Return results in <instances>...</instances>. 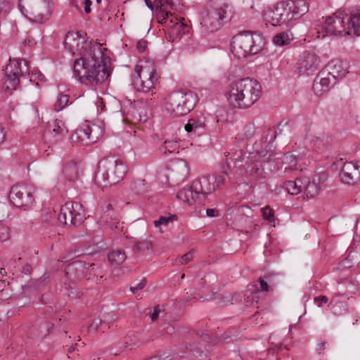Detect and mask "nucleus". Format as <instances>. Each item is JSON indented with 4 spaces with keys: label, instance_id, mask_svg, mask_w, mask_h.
Wrapping results in <instances>:
<instances>
[{
    "label": "nucleus",
    "instance_id": "45",
    "mask_svg": "<svg viewBox=\"0 0 360 360\" xmlns=\"http://www.w3.org/2000/svg\"><path fill=\"white\" fill-rule=\"evenodd\" d=\"M151 247V243L146 240L139 241L136 243V249L139 252H144L146 250H148Z\"/></svg>",
    "mask_w": 360,
    "mask_h": 360
},
{
    "label": "nucleus",
    "instance_id": "47",
    "mask_svg": "<svg viewBox=\"0 0 360 360\" xmlns=\"http://www.w3.org/2000/svg\"><path fill=\"white\" fill-rule=\"evenodd\" d=\"M65 289L66 290L67 295L70 298L77 299V298L79 297L80 292H78L77 290L74 288L73 287H71L70 285L65 284Z\"/></svg>",
    "mask_w": 360,
    "mask_h": 360
},
{
    "label": "nucleus",
    "instance_id": "16",
    "mask_svg": "<svg viewBox=\"0 0 360 360\" xmlns=\"http://www.w3.org/2000/svg\"><path fill=\"white\" fill-rule=\"evenodd\" d=\"M101 134L102 131L98 126L85 121L72 135L71 139L74 142L89 145L96 142Z\"/></svg>",
    "mask_w": 360,
    "mask_h": 360
},
{
    "label": "nucleus",
    "instance_id": "50",
    "mask_svg": "<svg viewBox=\"0 0 360 360\" xmlns=\"http://www.w3.org/2000/svg\"><path fill=\"white\" fill-rule=\"evenodd\" d=\"M156 6L157 8H163L164 6H167L171 8L174 6L173 0H158L156 1Z\"/></svg>",
    "mask_w": 360,
    "mask_h": 360
},
{
    "label": "nucleus",
    "instance_id": "14",
    "mask_svg": "<svg viewBox=\"0 0 360 360\" xmlns=\"http://www.w3.org/2000/svg\"><path fill=\"white\" fill-rule=\"evenodd\" d=\"M287 5L285 1L278 2L266 8L262 12V17L266 24L273 26L285 25L289 27L291 25L288 15Z\"/></svg>",
    "mask_w": 360,
    "mask_h": 360
},
{
    "label": "nucleus",
    "instance_id": "6",
    "mask_svg": "<svg viewBox=\"0 0 360 360\" xmlns=\"http://www.w3.org/2000/svg\"><path fill=\"white\" fill-rule=\"evenodd\" d=\"M18 7L23 15L37 23L49 20L53 11L51 0H19Z\"/></svg>",
    "mask_w": 360,
    "mask_h": 360
},
{
    "label": "nucleus",
    "instance_id": "63",
    "mask_svg": "<svg viewBox=\"0 0 360 360\" xmlns=\"http://www.w3.org/2000/svg\"><path fill=\"white\" fill-rule=\"evenodd\" d=\"M144 1L147 7L153 11L154 10V6L153 5L151 0H144Z\"/></svg>",
    "mask_w": 360,
    "mask_h": 360
},
{
    "label": "nucleus",
    "instance_id": "4",
    "mask_svg": "<svg viewBox=\"0 0 360 360\" xmlns=\"http://www.w3.org/2000/svg\"><path fill=\"white\" fill-rule=\"evenodd\" d=\"M263 44L260 34L245 31L233 37L231 51L238 58H245L258 53L262 49Z\"/></svg>",
    "mask_w": 360,
    "mask_h": 360
},
{
    "label": "nucleus",
    "instance_id": "42",
    "mask_svg": "<svg viewBox=\"0 0 360 360\" xmlns=\"http://www.w3.org/2000/svg\"><path fill=\"white\" fill-rule=\"evenodd\" d=\"M311 143L318 148H321L325 146L326 136L321 135L319 136H314L310 139Z\"/></svg>",
    "mask_w": 360,
    "mask_h": 360
},
{
    "label": "nucleus",
    "instance_id": "38",
    "mask_svg": "<svg viewBox=\"0 0 360 360\" xmlns=\"http://www.w3.org/2000/svg\"><path fill=\"white\" fill-rule=\"evenodd\" d=\"M53 328V324L50 322H44L40 323L37 330L36 337L42 338L49 334Z\"/></svg>",
    "mask_w": 360,
    "mask_h": 360
},
{
    "label": "nucleus",
    "instance_id": "23",
    "mask_svg": "<svg viewBox=\"0 0 360 360\" xmlns=\"http://www.w3.org/2000/svg\"><path fill=\"white\" fill-rule=\"evenodd\" d=\"M80 164L74 161L67 162L62 169L58 180V184L65 185L66 183L75 181L79 174Z\"/></svg>",
    "mask_w": 360,
    "mask_h": 360
},
{
    "label": "nucleus",
    "instance_id": "27",
    "mask_svg": "<svg viewBox=\"0 0 360 360\" xmlns=\"http://www.w3.org/2000/svg\"><path fill=\"white\" fill-rule=\"evenodd\" d=\"M325 72H322L319 75L320 77L319 81H317V78L314 80L313 84V90L316 95L321 96L323 93L327 92L330 88L333 86L337 80L331 77L328 73L324 76Z\"/></svg>",
    "mask_w": 360,
    "mask_h": 360
},
{
    "label": "nucleus",
    "instance_id": "26",
    "mask_svg": "<svg viewBox=\"0 0 360 360\" xmlns=\"http://www.w3.org/2000/svg\"><path fill=\"white\" fill-rule=\"evenodd\" d=\"M328 74L337 81L343 78L348 72V64L340 60H331L326 66Z\"/></svg>",
    "mask_w": 360,
    "mask_h": 360
},
{
    "label": "nucleus",
    "instance_id": "48",
    "mask_svg": "<svg viewBox=\"0 0 360 360\" xmlns=\"http://www.w3.org/2000/svg\"><path fill=\"white\" fill-rule=\"evenodd\" d=\"M221 296L223 299H224V300L222 301V303L225 305H227L229 304H233V301L237 300L236 295H233L229 292H226L221 295Z\"/></svg>",
    "mask_w": 360,
    "mask_h": 360
},
{
    "label": "nucleus",
    "instance_id": "15",
    "mask_svg": "<svg viewBox=\"0 0 360 360\" xmlns=\"http://www.w3.org/2000/svg\"><path fill=\"white\" fill-rule=\"evenodd\" d=\"M226 182V179L224 176L212 175L195 179L192 184L194 186L195 191L198 193L204 200L208 195L224 185Z\"/></svg>",
    "mask_w": 360,
    "mask_h": 360
},
{
    "label": "nucleus",
    "instance_id": "12",
    "mask_svg": "<svg viewBox=\"0 0 360 360\" xmlns=\"http://www.w3.org/2000/svg\"><path fill=\"white\" fill-rule=\"evenodd\" d=\"M86 219L84 207L78 202H67L62 205L58 220L68 226H77Z\"/></svg>",
    "mask_w": 360,
    "mask_h": 360
},
{
    "label": "nucleus",
    "instance_id": "59",
    "mask_svg": "<svg viewBox=\"0 0 360 360\" xmlns=\"http://www.w3.org/2000/svg\"><path fill=\"white\" fill-rule=\"evenodd\" d=\"M230 165L229 162H224L222 165H221V172L226 174V175H229V171L230 170Z\"/></svg>",
    "mask_w": 360,
    "mask_h": 360
},
{
    "label": "nucleus",
    "instance_id": "9",
    "mask_svg": "<svg viewBox=\"0 0 360 360\" xmlns=\"http://www.w3.org/2000/svg\"><path fill=\"white\" fill-rule=\"evenodd\" d=\"M127 172V165L120 160L108 162V169L99 167L95 176L96 184L102 187L116 184L122 180Z\"/></svg>",
    "mask_w": 360,
    "mask_h": 360
},
{
    "label": "nucleus",
    "instance_id": "17",
    "mask_svg": "<svg viewBox=\"0 0 360 360\" xmlns=\"http://www.w3.org/2000/svg\"><path fill=\"white\" fill-rule=\"evenodd\" d=\"M320 60L319 56L312 52H304L295 65V72L299 76L313 75L319 68Z\"/></svg>",
    "mask_w": 360,
    "mask_h": 360
},
{
    "label": "nucleus",
    "instance_id": "52",
    "mask_svg": "<svg viewBox=\"0 0 360 360\" xmlns=\"http://www.w3.org/2000/svg\"><path fill=\"white\" fill-rule=\"evenodd\" d=\"M314 300V302L317 303L318 307H321V304L322 303H327L328 301V299L325 295H321V296L315 297Z\"/></svg>",
    "mask_w": 360,
    "mask_h": 360
},
{
    "label": "nucleus",
    "instance_id": "57",
    "mask_svg": "<svg viewBox=\"0 0 360 360\" xmlns=\"http://www.w3.org/2000/svg\"><path fill=\"white\" fill-rule=\"evenodd\" d=\"M32 266L29 264H26L25 266L22 267L21 272L24 274L29 275L32 272Z\"/></svg>",
    "mask_w": 360,
    "mask_h": 360
},
{
    "label": "nucleus",
    "instance_id": "37",
    "mask_svg": "<svg viewBox=\"0 0 360 360\" xmlns=\"http://www.w3.org/2000/svg\"><path fill=\"white\" fill-rule=\"evenodd\" d=\"M179 147L178 143L175 141H165L160 148V151L165 154L178 153Z\"/></svg>",
    "mask_w": 360,
    "mask_h": 360
},
{
    "label": "nucleus",
    "instance_id": "61",
    "mask_svg": "<svg viewBox=\"0 0 360 360\" xmlns=\"http://www.w3.org/2000/svg\"><path fill=\"white\" fill-rule=\"evenodd\" d=\"M5 131L4 128L0 124V144L4 141Z\"/></svg>",
    "mask_w": 360,
    "mask_h": 360
},
{
    "label": "nucleus",
    "instance_id": "55",
    "mask_svg": "<svg viewBox=\"0 0 360 360\" xmlns=\"http://www.w3.org/2000/svg\"><path fill=\"white\" fill-rule=\"evenodd\" d=\"M160 312H161V309L160 308V306L158 305V306L155 307L153 313L150 316V318L153 321H155L158 319Z\"/></svg>",
    "mask_w": 360,
    "mask_h": 360
},
{
    "label": "nucleus",
    "instance_id": "51",
    "mask_svg": "<svg viewBox=\"0 0 360 360\" xmlns=\"http://www.w3.org/2000/svg\"><path fill=\"white\" fill-rule=\"evenodd\" d=\"M146 281L142 280L140 283H139L136 286H131L130 288V290L132 293L135 294L138 290L143 289L146 285Z\"/></svg>",
    "mask_w": 360,
    "mask_h": 360
},
{
    "label": "nucleus",
    "instance_id": "13",
    "mask_svg": "<svg viewBox=\"0 0 360 360\" xmlns=\"http://www.w3.org/2000/svg\"><path fill=\"white\" fill-rule=\"evenodd\" d=\"M94 263H86L82 261H75L65 268L66 278L71 283L86 278L90 279L97 275Z\"/></svg>",
    "mask_w": 360,
    "mask_h": 360
},
{
    "label": "nucleus",
    "instance_id": "46",
    "mask_svg": "<svg viewBox=\"0 0 360 360\" xmlns=\"http://www.w3.org/2000/svg\"><path fill=\"white\" fill-rule=\"evenodd\" d=\"M11 10L9 0H0V15H7Z\"/></svg>",
    "mask_w": 360,
    "mask_h": 360
},
{
    "label": "nucleus",
    "instance_id": "21",
    "mask_svg": "<svg viewBox=\"0 0 360 360\" xmlns=\"http://www.w3.org/2000/svg\"><path fill=\"white\" fill-rule=\"evenodd\" d=\"M99 218L100 223L107 225L112 231H122L123 226L120 222L117 214L113 211L112 205L106 204Z\"/></svg>",
    "mask_w": 360,
    "mask_h": 360
},
{
    "label": "nucleus",
    "instance_id": "35",
    "mask_svg": "<svg viewBox=\"0 0 360 360\" xmlns=\"http://www.w3.org/2000/svg\"><path fill=\"white\" fill-rule=\"evenodd\" d=\"M155 7L157 6H155ZM155 10L156 18L158 19V22L162 25H165V27L167 28V25L169 24V20L172 18H175L176 16L162 8H155Z\"/></svg>",
    "mask_w": 360,
    "mask_h": 360
},
{
    "label": "nucleus",
    "instance_id": "7",
    "mask_svg": "<svg viewBox=\"0 0 360 360\" xmlns=\"http://www.w3.org/2000/svg\"><path fill=\"white\" fill-rule=\"evenodd\" d=\"M195 103L196 97L191 91H174L167 96L165 108L171 116H184L194 108Z\"/></svg>",
    "mask_w": 360,
    "mask_h": 360
},
{
    "label": "nucleus",
    "instance_id": "22",
    "mask_svg": "<svg viewBox=\"0 0 360 360\" xmlns=\"http://www.w3.org/2000/svg\"><path fill=\"white\" fill-rule=\"evenodd\" d=\"M290 24L292 22L307 13L309 4L307 0H293L285 1Z\"/></svg>",
    "mask_w": 360,
    "mask_h": 360
},
{
    "label": "nucleus",
    "instance_id": "53",
    "mask_svg": "<svg viewBox=\"0 0 360 360\" xmlns=\"http://www.w3.org/2000/svg\"><path fill=\"white\" fill-rule=\"evenodd\" d=\"M265 278H267V277L264 276V278H259V281L261 290L267 292V291H269V286L267 282L265 281Z\"/></svg>",
    "mask_w": 360,
    "mask_h": 360
},
{
    "label": "nucleus",
    "instance_id": "34",
    "mask_svg": "<svg viewBox=\"0 0 360 360\" xmlns=\"http://www.w3.org/2000/svg\"><path fill=\"white\" fill-rule=\"evenodd\" d=\"M71 103V101H70V96L68 94L59 93L54 103L53 108L55 111L60 112Z\"/></svg>",
    "mask_w": 360,
    "mask_h": 360
},
{
    "label": "nucleus",
    "instance_id": "54",
    "mask_svg": "<svg viewBox=\"0 0 360 360\" xmlns=\"http://www.w3.org/2000/svg\"><path fill=\"white\" fill-rule=\"evenodd\" d=\"M147 47V42L146 41L141 40L139 41L136 44V48L140 52H143L146 51Z\"/></svg>",
    "mask_w": 360,
    "mask_h": 360
},
{
    "label": "nucleus",
    "instance_id": "41",
    "mask_svg": "<svg viewBox=\"0 0 360 360\" xmlns=\"http://www.w3.org/2000/svg\"><path fill=\"white\" fill-rule=\"evenodd\" d=\"M11 230L5 224L0 222V242H6L10 239Z\"/></svg>",
    "mask_w": 360,
    "mask_h": 360
},
{
    "label": "nucleus",
    "instance_id": "64",
    "mask_svg": "<svg viewBox=\"0 0 360 360\" xmlns=\"http://www.w3.org/2000/svg\"><path fill=\"white\" fill-rule=\"evenodd\" d=\"M77 346V344H75L74 345H72L69 349H68V352L69 353H72L73 352L75 349H76V347Z\"/></svg>",
    "mask_w": 360,
    "mask_h": 360
},
{
    "label": "nucleus",
    "instance_id": "40",
    "mask_svg": "<svg viewBox=\"0 0 360 360\" xmlns=\"http://www.w3.org/2000/svg\"><path fill=\"white\" fill-rule=\"evenodd\" d=\"M176 219L175 214H170L169 216H161L158 220L154 221V224L156 227H160L162 225L167 226L169 223Z\"/></svg>",
    "mask_w": 360,
    "mask_h": 360
},
{
    "label": "nucleus",
    "instance_id": "56",
    "mask_svg": "<svg viewBox=\"0 0 360 360\" xmlns=\"http://www.w3.org/2000/svg\"><path fill=\"white\" fill-rule=\"evenodd\" d=\"M253 134H254L253 129L251 127H247V130H246L245 133L243 136V139H249L253 136Z\"/></svg>",
    "mask_w": 360,
    "mask_h": 360
},
{
    "label": "nucleus",
    "instance_id": "33",
    "mask_svg": "<svg viewBox=\"0 0 360 360\" xmlns=\"http://www.w3.org/2000/svg\"><path fill=\"white\" fill-rule=\"evenodd\" d=\"M330 303L333 304V313L336 316H340L347 311V302L340 300L339 295L333 297Z\"/></svg>",
    "mask_w": 360,
    "mask_h": 360
},
{
    "label": "nucleus",
    "instance_id": "24",
    "mask_svg": "<svg viewBox=\"0 0 360 360\" xmlns=\"http://www.w3.org/2000/svg\"><path fill=\"white\" fill-rule=\"evenodd\" d=\"M68 132L65 123L62 120H56L49 124V129L45 132L44 138L51 143H56Z\"/></svg>",
    "mask_w": 360,
    "mask_h": 360
},
{
    "label": "nucleus",
    "instance_id": "29",
    "mask_svg": "<svg viewBox=\"0 0 360 360\" xmlns=\"http://www.w3.org/2000/svg\"><path fill=\"white\" fill-rule=\"evenodd\" d=\"M206 118L203 115L191 117L185 125V130L192 135L201 134L205 128Z\"/></svg>",
    "mask_w": 360,
    "mask_h": 360
},
{
    "label": "nucleus",
    "instance_id": "11",
    "mask_svg": "<svg viewBox=\"0 0 360 360\" xmlns=\"http://www.w3.org/2000/svg\"><path fill=\"white\" fill-rule=\"evenodd\" d=\"M29 73L28 63L25 60H10L5 69V82L4 88L6 91L16 89L20 77Z\"/></svg>",
    "mask_w": 360,
    "mask_h": 360
},
{
    "label": "nucleus",
    "instance_id": "2",
    "mask_svg": "<svg viewBox=\"0 0 360 360\" xmlns=\"http://www.w3.org/2000/svg\"><path fill=\"white\" fill-rule=\"evenodd\" d=\"M318 37L326 35L337 37L360 35V11L345 9L328 16L318 30Z\"/></svg>",
    "mask_w": 360,
    "mask_h": 360
},
{
    "label": "nucleus",
    "instance_id": "60",
    "mask_svg": "<svg viewBox=\"0 0 360 360\" xmlns=\"http://www.w3.org/2000/svg\"><path fill=\"white\" fill-rule=\"evenodd\" d=\"M206 214L207 216L213 217H216L218 214V211L216 209L210 208L206 210Z\"/></svg>",
    "mask_w": 360,
    "mask_h": 360
},
{
    "label": "nucleus",
    "instance_id": "18",
    "mask_svg": "<svg viewBox=\"0 0 360 360\" xmlns=\"http://www.w3.org/2000/svg\"><path fill=\"white\" fill-rule=\"evenodd\" d=\"M262 95V86L254 79L249 78L248 83H244V89L240 102V108L247 109L255 104Z\"/></svg>",
    "mask_w": 360,
    "mask_h": 360
},
{
    "label": "nucleus",
    "instance_id": "36",
    "mask_svg": "<svg viewBox=\"0 0 360 360\" xmlns=\"http://www.w3.org/2000/svg\"><path fill=\"white\" fill-rule=\"evenodd\" d=\"M108 260L112 264H121L126 259L125 254L120 250H112L108 254Z\"/></svg>",
    "mask_w": 360,
    "mask_h": 360
},
{
    "label": "nucleus",
    "instance_id": "43",
    "mask_svg": "<svg viewBox=\"0 0 360 360\" xmlns=\"http://www.w3.org/2000/svg\"><path fill=\"white\" fill-rule=\"evenodd\" d=\"M261 212L262 213V217L264 219L272 221L274 218V210L271 209L269 206H266L261 209Z\"/></svg>",
    "mask_w": 360,
    "mask_h": 360
},
{
    "label": "nucleus",
    "instance_id": "20",
    "mask_svg": "<svg viewBox=\"0 0 360 360\" xmlns=\"http://www.w3.org/2000/svg\"><path fill=\"white\" fill-rule=\"evenodd\" d=\"M248 79L249 77H246L233 81L230 84L225 95L231 105L240 108V102H241V96H243L244 89V83H248Z\"/></svg>",
    "mask_w": 360,
    "mask_h": 360
},
{
    "label": "nucleus",
    "instance_id": "58",
    "mask_svg": "<svg viewBox=\"0 0 360 360\" xmlns=\"http://www.w3.org/2000/svg\"><path fill=\"white\" fill-rule=\"evenodd\" d=\"M91 4H92V1L91 0H84V11L86 13H89L91 12Z\"/></svg>",
    "mask_w": 360,
    "mask_h": 360
},
{
    "label": "nucleus",
    "instance_id": "39",
    "mask_svg": "<svg viewBox=\"0 0 360 360\" xmlns=\"http://www.w3.org/2000/svg\"><path fill=\"white\" fill-rule=\"evenodd\" d=\"M291 36L288 32H281L277 34L273 39V41L278 46H284L290 43Z\"/></svg>",
    "mask_w": 360,
    "mask_h": 360
},
{
    "label": "nucleus",
    "instance_id": "3",
    "mask_svg": "<svg viewBox=\"0 0 360 360\" xmlns=\"http://www.w3.org/2000/svg\"><path fill=\"white\" fill-rule=\"evenodd\" d=\"M260 143H255L253 146V151L248 155H243L240 151L238 157L236 158L235 164L236 167L243 166L248 175L250 177L264 179L267 177L271 171V155L267 150L268 144L264 143V146L259 148Z\"/></svg>",
    "mask_w": 360,
    "mask_h": 360
},
{
    "label": "nucleus",
    "instance_id": "62",
    "mask_svg": "<svg viewBox=\"0 0 360 360\" xmlns=\"http://www.w3.org/2000/svg\"><path fill=\"white\" fill-rule=\"evenodd\" d=\"M139 345L140 344L139 342L134 344H128L127 342H126L125 347L128 348L129 349H135L136 347H138Z\"/></svg>",
    "mask_w": 360,
    "mask_h": 360
},
{
    "label": "nucleus",
    "instance_id": "44",
    "mask_svg": "<svg viewBox=\"0 0 360 360\" xmlns=\"http://www.w3.org/2000/svg\"><path fill=\"white\" fill-rule=\"evenodd\" d=\"M193 251H190L176 259V264L183 265L191 262L193 258Z\"/></svg>",
    "mask_w": 360,
    "mask_h": 360
},
{
    "label": "nucleus",
    "instance_id": "19",
    "mask_svg": "<svg viewBox=\"0 0 360 360\" xmlns=\"http://www.w3.org/2000/svg\"><path fill=\"white\" fill-rule=\"evenodd\" d=\"M326 179L327 175L324 172L315 174L311 179L304 176L303 193L307 198H311L316 196L322 190Z\"/></svg>",
    "mask_w": 360,
    "mask_h": 360
},
{
    "label": "nucleus",
    "instance_id": "5",
    "mask_svg": "<svg viewBox=\"0 0 360 360\" xmlns=\"http://www.w3.org/2000/svg\"><path fill=\"white\" fill-rule=\"evenodd\" d=\"M160 78L156 65L153 61L140 60L135 66L133 75V84L138 91L148 92Z\"/></svg>",
    "mask_w": 360,
    "mask_h": 360
},
{
    "label": "nucleus",
    "instance_id": "25",
    "mask_svg": "<svg viewBox=\"0 0 360 360\" xmlns=\"http://www.w3.org/2000/svg\"><path fill=\"white\" fill-rule=\"evenodd\" d=\"M359 168V165L357 162L345 163L340 172L342 181L347 184H354L359 177L360 172Z\"/></svg>",
    "mask_w": 360,
    "mask_h": 360
},
{
    "label": "nucleus",
    "instance_id": "49",
    "mask_svg": "<svg viewBox=\"0 0 360 360\" xmlns=\"http://www.w3.org/2000/svg\"><path fill=\"white\" fill-rule=\"evenodd\" d=\"M102 321L99 319H95L89 326V333H96L98 328L101 326Z\"/></svg>",
    "mask_w": 360,
    "mask_h": 360
},
{
    "label": "nucleus",
    "instance_id": "32",
    "mask_svg": "<svg viewBox=\"0 0 360 360\" xmlns=\"http://www.w3.org/2000/svg\"><path fill=\"white\" fill-rule=\"evenodd\" d=\"M299 160L297 157L290 153H286L283 157V162L286 165L285 167V172H287L289 170H302L301 166L298 163Z\"/></svg>",
    "mask_w": 360,
    "mask_h": 360
},
{
    "label": "nucleus",
    "instance_id": "28",
    "mask_svg": "<svg viewBox=\"0 0 360 360\" xmlns=\"http://www.w3.org/2000/svg\"><path fill=\"white\" fill-rule=\"evenodd\" d=\"M200 196L198 193L195 191L193 184L189 187L182 188L176 193V198L188 205L202 202L203 200Z\"/></svg>",
    "mask_w": 360,
    "mask_h": 360
},
{
    "label": "nucleus",
    "instance_id": "30",
    "mask_svg": "<svg viewBox=\"0 0 360 360\" xmlns=\"http://www.w3.org/2000/svg\"><path fill=\"white\" fill-rule=\"evenodd\" d=\"M183 18L175 17L169 20L167 30L170 37H176L182 33L187 32V25L183 22Z\"/></svg>",
    "mask_w": 360,
    "mask_h": 360
},
{
    "label": "nucleus",
    "instance_id": "8",
    "mask_svg": "<svg viewBox=\"0 0 360 360\" xmlns=\"http://www.w3.org/2000/svg\"><path fill=\"white\" fill-rule=\"evenodd\" d=\"M231 17V11L227 4L221 6L202 11L200 16V24L204 33L213 32L221 26L222 21Z\"/></svg>",
    "mask_w": 360,
    "mask_h": 360
},
{
    "label": "nucleus",
    "instance_id": "10",
    "mask_svg": "<svg viewBox=\"0 0 360 360\" xmlns=\"http://www.w3.org/2000/svg\"><path fill=\"white\" fill-rule=\"evenodd\" d=\"M35 187L30 184H19L13 186L10 191L11 202L18 207L27 209L35 203Z\"/></svg>",
    "mask_w": 360,
    "mask_h": 360
},
{
    "label": "nucleus",
    "instance_id": "31",
    "mask_svg": "<svg viewBox=\"0 0 360 360\" xmlns=\"http://www.w3.org/2000/svg\"><path fill=\"white\" fill-rule=\"evenodd\" d=\"M304 176L297 177L294 181H286L283 184V188L290 195H295L303 193Z\"/></svg>",
    "mask_w": 360,
    "mask_h": 360
},
{
    "label": "nucleus",
    "instance_id": "1",
    "mask_svg": "<svg viewBox=\"0 0 360 360\" xmlns=\"http://www.w3.org/2000/svg\"><path fill=\"white\" fill-rule=\"evenodd\" d=\"M64 46L71 55H78L73 67L75 77L85 85H96L108 79L110 72L107 63L109 58L100 44L86 41L78 32H69L64 40Z\"/></svg>",
    "mask_w": 360,
    "mask_h": 360
}]
</instances>
